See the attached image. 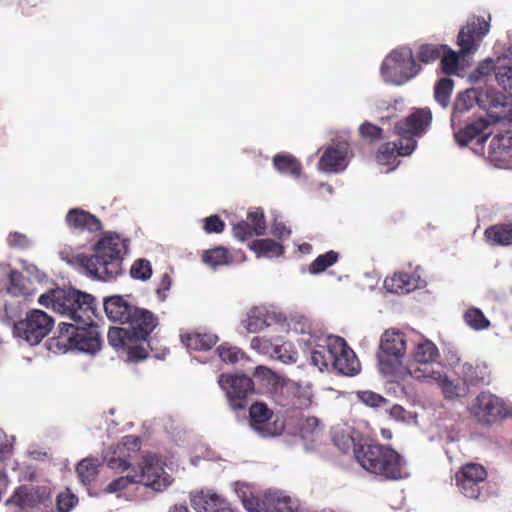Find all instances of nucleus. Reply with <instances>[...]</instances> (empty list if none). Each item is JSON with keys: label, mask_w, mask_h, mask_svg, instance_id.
<instances>
[{"label": "nucleus", "mask_w": 512, "mask_h": 512, "mask_svg": "<svg viewBox=\"0 0 512 512\" xmlns=\"http://www.w3.org/2000/svg\"><path fill=\"white\" fill-rule=\"evenodd\" d=\"M129 240L114 232L105 233L92 247L93 253L77 254L74 263L88 277L103 282L116 280L123 274L124 255Z\"/></svg>", "instance_id": "1"}, {"label": "nucleus", "mask_w": 512, "mask_h": 512, "mask_svg": "<svg viewBox=\"0 0 512 512\" xmlns=\"http://www.w3.org/2000/svg\"><path fill=\"white\" fill-rule=\"evenodd\" d=\"M407 351V337L396 328L386 329L379 341L376 353L378 369L390 382L403 379L407 374L414 377V371L407 369L403 360Z\"/></svg>", "instance_id": "2"}, {"label": "nucleus", "mask_w": 512, "mask_h": 512, "mask_svg": "<svg viewBox=\"0 0 512 512\" xmlns=\"http://www.w3.org/2000/svg\"><path fill=\"white\" fill-rule=\"evenodd\" d=\"M358 463L368 472L387 480L403 477V459L394 449L382 444L359 445L355 450Z\"/></svg>", "instance_id": "3"}, {"label": "nucleus", "mask_w": 512, "mask_h": 512, "mask_svg": "<svg viewBox=\"0 0 512 512\" xmlns=\"http://www.w3.org/2000/svg\"><path fill=\"white\" fill-rule=\"evenodd\" d=\"M134 483H142L156 492H162L171 485L172 479L164 471L159 459L156 456L149 455L143 458V465L139 476L127 475L118 477L107 485L105 492H121Z\"/></svg>", "instance_id": "4"}, {"label": "nucleus", "mask_w": 512, "mask_h": 512, "mask_svg": "<svg viewBox=\"0 0 512 512\" xmlns=\"http://www.w3.org/2000/svg\"><path fill=\"white\" fill-rule=\"evenodd\" d=\"M58 344L66 349H75L86 353H95L100 350L102 339L98 328L91 324H83V326H75L69 323H61L59 325Z\"/></svg>", "instance_id": "5"}, {"label": "nucleus", "mask_w": 512, "mask_h": 512, "mask_svg": "<svg viewBox=\"0 0 512 512\" xmlns=\"http://www.w3.org/2000/svg\"><path fill=\"white\" fill-rule=\"evenodd\" d=\"M421 66L416 63L410 48L393 50L382 62L381 75L388 83L402 85L418 75Z\"/></svg>", "instance_id": "6"}, {"label": "nucleus", "mask_w": 512, "mask_h": 512, "mask_svg": "<svg viewBox=\"0 0 512 512\" xmlns=\"http://www.w3.org/2000/svg\"><path fill=\"white\" fill-rule=\"evenodd\" d=\"M432 120V114L428 108L415 109L404 119L395 124V133L405 146H400L402 154H411L417 146V137H421Z\"/></svg>", "instance_id": "7"}, {"label": "nucleus", "mask_w": 512, "mask_h": 512, "mask_svg": "<svg viewBox=\"0 0 512 512\" xmlns=\"http://www.w3.org/2000/svg\"><path fill=\"white\" fill-rule=\"evenodd\" d=\"M54 319L40 309H32L14 324V335L30 345L39 344L53 329Z\"/></svg>", "instance_id": "8"}, {"label": "nucleus", "mask_w": 512, "mask_h": 512, "mask_svg": "<svg viewBox=\"0 0 512 512\" xmlns=\"http://www.w3.org/2000/svg\"><path fill=\"white\" fill-rule=\"evenodd\" d=\"M5 504L38 509L41 512H55L51 488L48 486L22 485L15 489Z\"/></svg>", "instance_id": "9"}, {"label": "nucleus", "mask_w": 512, "mask_h": 512, "mask_svg": "<svg viewBox=\"0 0 512 512\" xmlns=\"http://www.w3.org/2000/svg\"><path fill=\"white\" fill-rule=\"evenodd\" d=\"M249 424L263 437L281 434L284 425L276 419L274 411L264 402L256 401L249 408Z\"/></svg>", "instance_id": "10"}, {"label": "nucleus", "mask_w": 512, "mask_h": 512, "mask_svg": "<svg viewBox=\"0 0 512 512\" xmlns=\"http://www.w3.org/2000/svg\"><path fill=\"white\" fill-rule=\"evenodd\" d=\"M254 376L267 380L269 383L273 382L275 385L274 400L282 407L288 410L300 409V397L297 396L299 389L284 383L279 384V379L275 372L266 366H257L254 371Z\"/></svg>", "instance_id": "11"}, {"label": "nucleus", "mask_w": 512, "mask_h": 512, "mask_svg": "<svg viewBox=\"0 0 512 512\" xmlns=\"http://www.w3.org/2000/svg\"><path fill=\"white\" fill-rule=\"evenodd\" d=\"M255 393L254 381L245 374L226 376V398L233 410L244 409Z\"/></svg>", "instance_id": "12"}, {"label": "nucleus", "mask_w": 512, "mask_h": 512, "mask_svg": "<svg viewBox=\"0 0 512 512\" xmlns=\"http://www.w3.org/2000/svg\"><path fill=\"white\" fill-rule=\"evenodd\" d=\"M80 290L75 288L56 287L49 289L38 298V303L46 308H52L56 313L68 317L73 311L72 306L79 301Z\"/></svg>", "instance_id": "13"}, {"label": "nucleus", "mask_w": 512, "mask_h": 512, "mask_svg": "<svg viewBox=\"0 0 512 512\" xmlns=\"http://www.w3.org/2000/svg\"><path fill=\"white\" fill-rule=\"evenodd\" d=\"M472 413L483 424H493L506 416L503 401L496 395L484 391L477 395Z\"/></svg>", "instance_id": "14"}, {"label": "nucleus", "mask_w": 512, "mask_h": 512, "mask_svg": "<svg viewBox=\"0 0 512 512\" xmlns=\"http://www.w3.org/2000/svg\"><path fill=\"white\" fill-rule=\"evenodd\" d=\"M487 477L485 468L480 464L469 463L456 473V485L468 498L476 499L480 495L479 484Z\"/></svg>", "instance_id": "15"}, {"label": "nucleus", "mask_w": 512, "mask_h": 512, "mask_svg": "<svg viewBox=\"0 0 512 512\" xmlns=\"http://www.w3.org/2000/svg\"><path fill=\"white\" fill-rule=\"evenodd\" d=\"M490 24L484 18L475 17L459 32L457 43L463 54L475 51L479 41L489 32Z\"/></svg>", "instance_id": "16"}, {"label": "nucleus", "mask_w": 512, "mask_h": 512, "mask_svg": "<svg viewBox=\"0 0 512 512\" xmlns=\"http://www.w3.org/2000/svg\"><path fill=\"white\" fill-rule=\"evenodd\" d=\"M126 324L135 340H147L158 326V318L151 311L136 307L132 310Z\"/></svg>", "instance_id": "17"}, {"label": "nucleus", "mask_w": 512, "mask_h": 512, "mask_svg": "<svg viewBox=\"0 0 512 512\" xmlns=\"http://www.w3.org/2000/svg\"><path fill=\"white\" fill-rule=\"evenodd\" d=\"M332 368L343 375L353 376L360 370V363L354 351L347 345L341 337H335Z\"/></svg>", "instance_id": "18"}, {"label": "nucleus", "mask_w": 512, "mask_h": 512, "mask_svg": "<svg viewBox=\"0 0 512 512\" xmlns=\"http://www.w3.org/2000/svg\"><path fill=\"white\" fill-rule=\"evenodd\" d=\"M459 377L466 387L487 386L491 383V372L481 361L465 362L460 367Z\"/></svg>", "instance_id": "19"}, {"label": "nucleus", "mask_w": 512, "mask_h": 512, "mask_svg": "<svg viewBox=\"0 0 512 512\" xmlns=\"http://www.w3.org/2000/svg\"><path fill=\"white\" fill-rule=\"evenodd\" d=\"M413 374L414 378L416 379L428 378L436 381L439 387L441 388V391L445 399L454 400L459 397L465 396L467 393L468 387H466V385L456 383L450 380L446 375H443L438 371L431 370L429 372H426L418 368L414 370Z\"/></svg>", "instance_id": "20"}, {"label": "nucleus", "mask_w": 512, "mask_h": 512, "mask_svg": "<svg viewBox=\"0 0 512 512\" xmlns=\"http://www.w3.org/2000/svg\"><path fill=\"white\" fill-rule=\"evenodd\" d=\"M348 150V145L344 143L328 147L318 162L319 170L329 173L343 171L348 165Z\"/></svg>", "instance_id": "21"}, {"label": "nucleus", "mask_w": 512, "mask_h": 512, "mask_svg": "<svg viewBox=\"0 0 512 512\" xmlns=\"http://www.w3.org/2000/svg\"><path fill=\"white\" fill-rule=\"evenodd\" d=\"M103 307L109 320L121 324H126L132 310H135L136 308L120 295H113L105 298Z\"/></svg>", "instance_id": "22"}, {"label": "nucleus", "mask_w": 512, "mask_h": 512, "mask_svg": "<svg viewBox=\"0 0 512 512\" xmlns=\"http://www.w3.org/2000/svg\"><path fill=\"white\" fill-rule=\"evenodd\" d=\"M280 320L281 316L274 311H270L265 306H256L248 312L245 327L249 332L256 333Z\"/></svg>", "instance_id": "23"}, {"label": "nucleus", "mask_w": 512, "mask_h": 512, "mask_svg": "<svg viewBox=\"0 0 512 512\" xmlns=\"http://www.w3.org/2000/svg\"><path fill=\"white\" fill-rule=\"evenodd\" d=\"M78 303L73 304V311L70 314V320L81 323L91 324L97 317L96 299L93 295L80 291Z\"/></svg>", "instance_id": "24"}, {"label": "nucleus", "mask_w": 512, "mask_h": 512, "mask_svg": "<svg viewBox=\"0 0 512 512\" xmlns=\"http://www.w3.org/2000/svg\"><path fill=\"white\" fill-rule=\"evenodd\" d=\"M489 126L490 122L483 118H479L460 129L455 134L456 140L461 145H468L474 139H477L479 143H484L492 133L491 131L487 132Z\"/></svg>", "instance_id": "25"}, {"label": "nucleus", "mask_w": 512, "mask_h": 512, "mask_svg": "<svg viewBox=\"0 0 512 512\" xmlns=\"http://www.w3.org/2000/svg\"><path fill=\"white\" fill-rule=\"evenodd\" d=\"M251 344L253 348L262 350L265 353L270 352L269 348L271 347V354L285 364H292L296 363L297 361L298 354L292 349L291 343L272 345L268 340L264 338L255 337L253 338Z\"/></svg>", "instance_id": "26"}, {"label": "nucleus", "mask_w": 512, "mask_h": 512, "mask_svg": "<svg viewBox=\"0 0 512 512\" xmlns=\"http://www.w3.org/2000/svg\"><path fill=\"white\" fill-rule=\"evenodd\" d=\"M420 277L415 273L397 272L384 281L385 288L395 294L409 293L419 286Z\"/></svg>", "instance_id": "27"}, {"label": "nucleus", "mask_w": 512, "mask_h": 512, "mask_svg": "<svg viewBox=\"0 0 512 512\" xmlns=\"http://www.w3.org/2000/svg\"><path fill=\"white\" fill-rule=\"evenodd\" d=\"M66 221L70 227L79 230L97 232L102 229L101 222L95 215L79 208L71 209L66 216Z\"/></svg>", "instance_id": "28"}, {"label": "nucleus", "mask_w": 512, "mask_h": 512, "mask_svg": "<svg viewBox=\"0 0 512 512\" xmlns=\"http://www.w3.org/2000/svg\"><path fill=\"white\" fill-rule=\"evenodd\" d=\"M336 336L328 337L323 344H317L311 351V363L320 371L332 368L334 353V343Z\"/></svg>", "instance_id": "29"}, {"label": "nucleus", "mask_w": 512, "mask_h": 512, "mask_svg": "<svg viewBox=\"0 0 512 512\" xmlns=\"http://www.w3.org/2000/svg\"><path fill=\"white\" fill-rule=\"evenodd\" d=\"M484 237L492 246L512 245V223L489 226L484 232Z\"/></svg>", "instance_id": "30"}, {"label": "nucleus", "mask_w": 512, "mask_h": 512, "mask_svg": "<svg viewBox=\"0 0 512 512\" xmlns=\"http://www.w3.org/2000/svg\"><path fill=\"white\" fill-rule=\"evenodd\" d=\"M181 341L188 349L202 351L211 349L218 337L212 333L191 332L181 335Z\"/></svg>", "instance_id": "31"}, {"label": "nucleus", "mask_w": 512, "mask_h": 512, "mask_svg": "<svg viewBox=\"0 0 512 512\" xmlns=\"http://www.w3.org/2000/svg\"><path fill=\"white\" fill-rule=\"evenodd\" d=\"M411 356L416 363L431 364L437 362L440 353L437 346L431 340L423 339L415 345Z\"/></svg>", "instance_id": "32"}, {"label": "nucleus", "mask_w": 512, "mask_h": 512, "mask_svg": "<svg viewBox=\"0 0 512 512\" xmlns=\"http://www.w3.org/2000/svg\"><path fill=\"white\" fill-rule=\"evenodd\" d=\"M220 497L211 491H200L191 496V505L197 512H224L217 509Z\"/></svg>", "instance_id": "33"}, {"label": "nucleus", "mask_w": 512, "mask_h": 512, "mask_svg": "<svg viewBox=\"0 0 512 512\" xmlns=\"http://www.w3.org/2000/svg\"><path fill=\"white\" fill-rule=\"evenodd\" d=\"M274 492L265 493L261 498L253 495L242 496V504L248 512H277Z\"/></svg>", "instance_id": "34"}, {"label": "nucleus", "mask_w": 512, "mask_h": 512, "mask_svg": "<svg viewBox=\"0 0 512 512\" xmlns=\"http://www.w3.org/2000/svg\"><path fill=\"white\" fill-rule=\"evenodd\" d=\"M274 167L282 174L299 178L302 173V164L290 154H277L273 158Z\"/></svg>", "instance_id": "35"}, {"label": "nucleus", "mask_w": 512, "mask_h": 512, "mask_svg": "<svg viewBox=\"0 0 512 512\" xmlns=\"http://www.w3.org/2000/svg\"><path fill=\"white\" fill-rule=\"evenodd\" d=\"M400 146H405V143L401 139L397 142H386L382 144L376 154L377 162L382 165H388L393 163L398 156H408L409 154L400 153Z\"/></svg>", "instance_id": "36"}, {"label": "nucleus", "mask_w": 512, "mask_h": 512, "mask_svg": "<svg viewBox=\"0 0 512 512\" xmlns=\"http://www.w3.org/2000/svg\"><path fill=\"white\" fill-rule=\"evenodd\" d=\"M7 293L16 297H27L30 295L27 281L18 270H11L8 274Z\"/></svg>", "instance_id": "37"}, {"label": "nucleus", "mask_w": 512, "mask_h": 512, "mask_svg": "<svg viewBox=\"0 0 512 512\" xmlns=\"http://www.w3.org/2000/svg\"><path fill=\"white\" fill-rule=\"evenodd\" d=\"M98 467L99 462L95 458H85L78 463L76 472L84 485H89L95 481L99 473Z\"/></svg>", "instance_id": "38"}, {"label": "nucleus", "mask_w": 512, "mask_h": 512, "mask_svg": "<svg viewBox=\"0 0 512 512\" xmlns=\"http://www.w3.org/2000/svg\"><path fill=\"white\" fill-rule=\"evenodd\" d=\"M251 250L263 256H280L284 247L273 239H257L250 244Z\"/></svg>", "instance_id": "39"}, {"label": "nucleus", "mask_w": 512, "mask_h": 512, "mask_svg": "<svg viewBox=\"0 0 512 512\" xmlns=\"http://www.w3.org/2000/svg\"><path fill=\"white\" fill-rule=\"evenodd\" d=\"M447 49V45L442 44H422L419 47L417 58L421 63L429 64L438 59Z\"/></svg>", "instance_id": "40"}, {"label": "nucleus", "mask_w": 512, "mask_h": 512, "mask_svg": "<svg viewBox=\"0 0 512 512\" xmlns=\"http://www.w3.org/2000/svg\"><path fill=\"white\" fill-rule=\"evenodd\" d=\"M495 78L500 87L512 96V62L499 63L494 68Z\"/></svg>", "instance_id": "41"}, {"label": "nucleus", "mask_w": 512, "mask_h": 512, "mask_svg": "<svg viewBox=\"0 0 512 512\" xmlns=\"http://www.w3.org/2000/svg\"><path fill=\"white\" fill-rule=\"evenodd\" d=\"M463 317L465 323L474 330H485L490 326V321L479 308L471 307L467 309Z\"/></svg>", "instance_id": "42"}, {"label": "nucleus", "mask_w": 512, "mask_h": 512, "mask_svg": "<svg viewBox=\"0 0 512 512\" xmlns=\"http://www.w3.org/2000/svg\"><path fill=\"white\" fill-rule=\"evenodd\" d=\"M339 259L338 252L330 250L324 254L319 255L309 266L311 274H320L327 268L334 265Z\"/></svg>", "instance_id": "43"}, {"label": "nucleus", "mask_w": 512, "mask_h": 512, "mask_svg": "<svg viewBox=\"0 0 512 512\" xmlns=\"http://www.w3.org/2000/svg\"><path fill=\"white\" fill-rule=\"evenodd\" d=\"M131 339L135 340L127 327H112L108 331L109 344L114 348L124 350Z\"/></svg>", "instance_id": "44"}, {"label": "nucleus", "mask_w": 512, "mask_h": 512, "mask_svg": "<svg viewBox=\"0 0 512 512\" xmlns=\"http://www.w3.org/2000/svg\"><path fill=\"white\" fill-rule=\"evenodd\" d=\"M453 90V81L450 78L440 79L434 90L435 100L442 106L446 107L450 102Z\"/></svg>", "instance_id": "45"}, {"label": "nucleus", "mask_w": 512, "mask_h": 512, "mask_svg": "<svg viewBox=\"0 0 512 512\" xmlns=\"http://www.w3.org/2000/svg\"><path fill=\"white\" fill-rule=\"evenodd\" d=\"M146 340H132L124 348V352L127 355V360L131 362H138L144 360L148 356V350L143 345Z\"/></svg>", "instance_id": "46"}, {"label": "nucleus", "mask_w": 512, "mask_h": 512, "mask_svg": "<svg viewBox=\"0 0 512 512\" xmlns=\"http://www.w3.org/2000/svg\"><path fill=\"white\" fill-rule=\"evenodd\" d=\"M202 261L213 270L224 265V247L218 246L205 250L202 254Z\"/></svg>", "instance_id": "47"}, {"label": "nucleus", "mask_w": 512, "mask_h": 512, "mask_svg": "<svg viewBox=\"0 0 512 512\" xmlns=\"http://www.w3.org/2000/svg\"><path fill=\"white\" fill-rule=\"evenodd\" d=\"M247 222L254 228L255 235L261 236L266 232V219L262 208H255L247 215Z\"/></svg>", "instance_id": "48"}, {"label": "nucleus", "mask_w": 512, "mask_h": 512, "mask_svg": "<svg viewBox=\"0 0 512 512\" xmlns=\"http://www.w3.org/2000/svg\"><path fill=\"white\" fill-rule=\"evenodd\" d=\"M359 133L361 137L369 143H375L384 138L383 129L370 122H364L361 124L359 127Z\"/></svg>", "instance_id": "49"}, {"label": "nucleus", "mask_w": 512, "mask_h": 512, "mask_svg": "<svg viewBox=\"0 0 512 512\" xmlns=\"http://www.w3.org/2000/svg\"><path fill=\"white\" fill-rule=\"evenodd\" d=\"M130 275L134 279L147 280L152 275V267L148 260L137 259L131 266Z\"/></svg>", "instance_id": "50"}, {"label": "nucleus", "mask_w": 512, "mask_h": 512, "mask_svg": "<svg viewBox=\"0 0 512 512\" xmlns=\"http://www.w3.org/2000/svg\"><path fill=\"white\" fill-rule=\"evenodd\" d=\"M141 448V440L135 435H126L122 437L121 441L117 444L116 453L131 454L136 453Z\"/></svg>", "instance_id": "51"}, {"label": "nucleus", "mask_w": 512, "mask_h": 512, "mask_svg": "<svg viewBox=\"0 0 512 512\" xmlns=\"http://www.w3.org/2000/svg\"><path fill=\"white\" fill-rule=\"evenodd\" d=\"M78 503V498L66 489L60 492L56 498V511L55 512H70Z\"/></svg>", "instance_id": "52"}, {"label": "nucleus", "mask_w": 512, "mask_h": 512, "mask_svg": "<svg viewBox=\"0 0 512 512\" xmlns=\"http://www.w3.org/2000/svg\"><path fill=\"white\" fill-rule=\"evenodd\" d=\"M440 66L444 74L451 75L458 69V55L448 46L446 51L440 57Z\"/></svg>", "instance_id": "53"}, {"label": "nucleus", "mask_w": 512, "mask_h": 512, "mask_svg": "<svg viewBox=\"0 0 512 512\" xmlns=\"http://www.w3.org/2000/svg\"><path fill=\"white\" fill-rule=\"evenodd\" d=\"M333 442L343 453H347L351 449L355 452V450L358 449L354 438L345 432L335 433L333 436Z\"/></svg>", "instance_id": "54"}, {"label": "nucleus", "mask_w": 512, "mask_h": 512, "mask_svg": "<svg viewBox=\"0 0 512 512\" xmlns=\"http://www.w3.org/2000/svg\"><path fill=\"white\" fill-rule=\"evenodd\" d=\"M130 457L129 454L114 453L107 459V466L114 470L125 471L131 466Z\"/></svg>", "instance_id": "55"}, {"label": "nucleus", "mask_w": 512, "mask_h": 512, "mask_svg": "<svg viewBox=\"0 0 512 512\" xmlns=\"http://www.w3.org/2000/svg\"><path fill=\"white\" fill-rule=\"evenodd\" d=\"M358 399L365 405L377 408L386 402V399L378 393L373 391L358 392Z\"/></svg>", "instance_id": "56"}, {"label": "nucleus", "mask_w": 512, "mask_h": 512, "mask_svg": "<svg viewBox=\"0 0 512 512\" xmlns=\"http://www.w3.org/2000/svg\"><path fill=\"white\" fill-rule=\"evenodd\" d=\"M9 247L14 249L25 250L31 246V241L26 234L12 232L7 237Z\"/></svg>", "instance_id": "57"}, {"label": "nucleus", "mask_w": 512, "mask_h": 512, "mask_svg": "<svg viewBox=\"0 0 512 512\" xmlns=\"http://www.w3.org/2000/svg\"><path fill=\"white\" fill-rule=\"evenodd\" d=\"M275 505L277 512H294L296 506L289 496L282 495L281 493L274 492Z\"/></svg>", "instance_id": "58"}, {"label": "nucleus", "mask_w": 512, "mask_h": 512, "mask_svg": "<svg viewBox=\"0 0 512 512\" xmlns=\"http://www.w3.org/2000/svg\"><path fill=\"white\" fill-rule=\"evenodd\" d=\"M233 234L239 240H247L255 235L254 228L247 221H241L233 226Z\"/></svg>", "instance_id": "59"}, {"label": "nucleus", "mask_w": 512, "mask_h": 512, "mask_svg": "<svg viewBox=\"0 0 512 512\" xmlns=\"http://www.w3.org/2000/svg\"><path fill=\"white\" fill-rule=\"evenodd\" d=\"M203 229L206 233H221L224 229V222L218 215H211L204 220Z\"/></svg>", "instance_id": "60"}, {"label": "nucleus", "mask_w": 512, "mask_h": 512, "mask_svg": "<svg viewBox=\"0 0 512 512\" xmlns=\"http://www.w3.org/2000/svg\"><path fill=\"white\" fill-rule=\"evenodd\" d=\"M247 360L248 356L241 349L237 347H226V362L235 364Z\"/></svg>", "instance_id": "61"}, {"label": "nucleus", "mask_w": 512, "mask_h": 512, "mask_svg": "<svg viewBox=\"0 0 512 512\" xmlns=\"http://www.w3.org/2000/svg\"><path fill=\"white\" fill-rule=\"evenodd\" d=\"M172 284L171 277L168 273H164L160 279L156 293L162 300L166 298V292L170 290Z\"/></svg>", "instance_id": "62"}, {"label": "nucleus", "mask_w": 512, "mask_h": 512, "mask_svg": "<svg viewBox=\"0 0 512 512\" xmlns=\"http://www.w3.org/2000/svg\"><path fill=\"white\" fill-rule=\"evenodd\" d=\"M271 233L279 238V239H285L288 238L291 234V230L286 227V225L282 222H275L272 225Z\"/></svg>", "instance_id": "63"}, {"label": "nucleus", "mask_w": 512, "mask_h": 512, "mask_svg": "<svg viewBox=\"0 0 512 512\" xmlns=\"http://www.w3.org/2000/svg\"><path fill=\"white\" fill-rule=\"evenodd\" d=\"M511 140L512 137L507 132L506 134H498L492 139V145L497 146L498 148L500 146H503L504 148H509L511 146Z\"/></svg>", "instance_id": "64"}]
</instances>
